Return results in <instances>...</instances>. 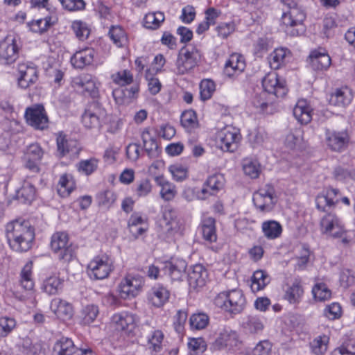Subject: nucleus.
Wrapping results in <instances>:
<instances>
[{"label":"nucleus","mask_w":355,"mask_h":355,"mask_svg":"<svg viewBox=\"0 0 355 355\" xmlns=\"http://www.w3.org/2000/svg\"><path fill=\"white\" fill-rule=\"evenodd\" d=\"M144 285V279L141 276L127 275L118 286L119 295L123 299L135 297Z\"/></svg>","instance_id":"8"},{"label":"nucleus","mask_w":355,"mask_h":355,"mask_svg":"<svg viewBox=\"0 0 355 355\" xmlns=\"http://www.w3.org/2000/svg\"><path fill=\"white\" fill-rule=\"evenodd\" d=\"M109 35L113 42L119 47L122 46L125 40L124 31L119 26H112Z\"/></svg>","instance_id":"56"},{"label":"nucleus","mask_w":355,"mask_h":355,"mask_svg":"<svg viewBox=\"0 0 355 355\" xmlns=\"http://www.w3.org/2000/svg\"><path fill=\"white\" fill-rule=\"evenodd\" d=\"M16 326L15 319L9 317L0 318V337L8 336Z\"/></svg>","instance_id":"55"},{"label":"nucleus","mask_w":355,"mask_h":355,"mask_svg":"<svg viewBox=\"0 0 355 355\" xmlns=\"http://www.w3.org/2000/svg\"><path fill=\"white\" fill-rule=\"evenodd\" d=\"M32 263H27L24 266L21 272V285L27 291H31L34 287V283L31 277Z\"/></svg>","instance_id":"49"},{"label":"nucleus","mask_w":355,"mask_h":355,"mask_svg":"<svg viewBox=\"0 0 355 355\" xmlns=\"http://www.w3.org/2000/svg\"><path fill=\"white\" fill-rule=\"evenodd\" d=\"M25 117L28 123L36 129L44 130L48 126L49 119L42 105L26 108Z\"/></svg>","instance_id":"12"},{"label":"nucleus","mask_w":355,"mask_h":355,"mask_svg":"<svg viewBox=\"0 0 355 355\" xmlns=\"http://www.w3.org/2000/svg\"><path fill=\"white\" fill-rule=\"evenodd\" d=\"M209 318L204 313H193L189 319L191 328L196 329H203L209 324Z\"/></svg>","instance_id":"47"},{"label":"nucleus","mask_w":355,"mask_h":355,"mask_svg":"<svg viewBox=\"0 0 355 355\" xmlns=\"http://www.w3.org/2000/svg\"><path fill=\"white\" fill-rule=\"evenodd\" d=\"M63 280L57 276L46 278L42 284V290L49 295H56L62 290Z\"/></svg>","instance_id":"34"},{"label":"nucleus","mask_w":355,"mask_h":355,"mask_svg":"<svg viewBox=\"0 0 355 355\" xmlns=\"http://www.w3.org/2000/svg\"><path fill=\"white\" fill-rule=\"evenodd\" d=\"M243 170L246 175L257 178L261 172V166L257 159L245 158L243 160Z\"/></svg>","instance_id":"41"},{"label":"nucleus","mask_w":355,"mask_h":355,"mask_svg":"<svg viewBox=\"0 0 355 355\" xmlns=\"http://www.w3.org/2000/svg\"><path fill=\"white\" fill-rule=\"evenodd\" d=\"M50 308L56 316L62 320L71 319L73 314L72 305L67 301L60 298H55L52 300Z\"/></svg>","instance_id":"22"},{"label":"nucleus","mask_w":355,"mask_h":355,"mask_svg":"<svg viewBox=\"0 0 355 355\" xmlns=\"http://www.w3.org/2000/svg\"><path fill=\"white\" fill-rule=\"evenodd\" d=\"M57 18L54 16H48L43 19H40L32 21L29 26L32 31L42 33L45 32L50 26L55 24Z\"/></svg>","instance_id":"40"},{"label":"nucleus","mask_w":355,"mask_h":355,"mask_svg":"<svg viewBox=\"0 0 355 355\" xmlns=\"http://www.w3.org/2000/svg\"><path fill=\"white\" fill-rule=\"evenodd\" d=\"M262 86L268 95L273 94L277 97H284L287 93V89L284 80H279L276 73L267 74L262 80Z\"/></svg>","instance_id":"14"},{"label":"nucleus","mask_w":355,"mask_h":355,"mask_svg":"<svg viewBox=\"0 0 355 355\" xmlns=\"http://www.w3.org/2000/svg\"><path fill=\"white\" fill-rule=\"evenodd\" d=\"M72 85L76 89H81L82 92L92 98H95L98 95V92L96 83L89 75L80 76L73 78Z\"/></svg>","instance_id":"19"},{"label":"nucleus","mask_w":355,"mask_h":355,"mask_svg":"<svg viewBox=\"0 0 355 355\" xmlns=\"http://www.w3.org/2000/svg\"><path fill=\"white\" fill-rule=\"evenodd\" d=\"M270 278L263 270H257L252 277L251 289L257 292L263 289L269 284Z\"/></svg>","instance_id":"39"},{"label":"nucleus","mask_w":355,"mask_h":355,"mask_svg":"<svg viewBox=\"0 0 355 355\" xmlns=\"http://www.w3.org/2000/svg\"><path fill=\"white\" fill-rule=\"evenodd\" d=\"M245 327L250 333L256 334L263 329V324L259 318L250 316L248 318Z\"/></svg>","instance_id":"62"},{"label":"nucleus","mask_w":355,"mask_h":355,"mask_svg":"<svg viewBox=\"0 0 355 355\" xmlns=\"http://www.w3.org/2000/svg\"><path fill=\"white\" fill-rule=\"evenodd\" d=\"M240 343L238 334L230 328H224L218 338L213 342L211 349L214 350L234 349Z\"/></svg>","instance_id":"10"},{"label":"nucleus","mask_w":355,"mask_h":355,"mask_svg":"<svg viewBox=\"0 0 355 355\" xmlns=\"http://www.w3.org/2000/svg\"><path fill=\"white\" fill-rule=\"evenodd\" d=\"M6 234L10 248L16 252H26L32 245L35 230L29 221L15 220L6 226Z\"/></svg>","instance_id":"1"},{"label":"nucleus","mask_w":355,"mask_h":355,"mask_svg":"<svg viewBox=\"0 0 355 355\" xmlns=\"http://www.w3.org/2000/svg\"><path fill=\"white\" fill-rule=\"evenodd\" d=\"M202 233L203 238L210 242L216 241V220L212 217H207L202 222Z\"/></svg>","instance_id":"33"},{"label":"nucleus","mask_w":355,"mask_h":355,"mask_svg":"<svg viewBox=\"0 0 355 355\" xmlns=\"http://www.w3.org/2000/svg\"><path fill=\"white\" fill-rule=\"evenodd\" d=\"M215 91V83L214 81L205 79L202 80L200 84V94L202 100L209 99Z\"/></svg>","instance_id":"52"},{"label":"nucleus","mask_w":355,"mask_h":355,"mask_svg":"<svg viewBox=\"0 0 355 355\" xmlns=\"http://www.w3.org/2000/svg\"><path fill=\"white\" fill-rule=\"evenodd\" d=\"M99 313L98 307L94 304H88L81 311L82 322L84 324H89L93 322Z\"/></svg>","instance_id":"45"},{"label":"nucleus","mask_w":355,"mask_h":355,"mask_svg":"<svg viewBox=\"0 0 355 355\" xmlns=\"http://www.w3.org/2000/svg\"><path fill=\"white\" fill-rule=\"evenodd\" d=\"M168 171L176 181L180 182L187 178V168L180 164L171 165L168 168Z\"/></svg>","instance_id":"58"},{"label":"nucleus","mask_w":355,"mask_h":355,"mask_svg":"<svg viewBox=\"0 0 355 355\" xmlns=\"http://www.w3.org/2000/svg\"><path fill=\"white\" fill-rule=\"evenodd\" d=\"M87 269L91 278L103 279L113 270V261L105 254L96 257L89 262Z\"/></svg>","instance_id":"6"},{"label":"nucleus","mask_w":355,"mask_h":355,"mask_svg":"<svg viewBox=\"0 0 355 355\" xmlns=\"http://www.w3.org/2000/svg\"><path fill=\"white\" fill-rule=\"evenodd\" d=\"M163 338L164 335L161 331H154L150 337L148 338L150 348H152L155 352H159L161 349V343Z\"/></svg>","instance_id":"64"},{"label":"nucleus","mask_w":355,"mask_h":355,"mask_svg":"<svg viewBox=\"0 0 355 355\" xmlns=\"http://www.w3.org/2000/svg\"><path fill=\"white\" fill-rule=\"evenodd\" d=\"M187 264L184 261L178 260L175 262L167 263L165 265L164 270L172 280H180L185 272Z\"/></svg>","instance_id":"32"},{"label":"nucleus","mask_w":355,"mask_h":355,"mask_svg":"<svg viewBox=\"0 0 355 355\" xmlns=\"http://www.w3.org/2000/svg\"><path fill=\"white\" fill-rule=\"evenodd\" d=\"M114 83L123 87L133 82V76L130 71L122 70L112 76Z\"/></svg>","instance_id":"53"},{"label":"nucleus","mask_w":355,"mask_h":355,"mask_svg":"<svg viewBox=\"0 0 355 355\" xmlns=\"http://www.w3.org/2000/svg\"><path fill=\"white\" fill-rule=\"evenodd\" d=\"M312 293L315 300L324 302L330 299L331 292L324 283H318L312 288Z\"/></svg>","instance_id":"46"},{"label":"nucleus","mask_w":355,"mask_h":355,"mask_svg":"<svg viewBox=\"0 0 355 355\" xmlns=\"http://www.w3.org/2000/svg\"><path fill=\"white\" fill-rule=\"evenodd\" d=\"M163 223L165 232L168 236H172L178 231L180 226L175 210L166 209L164 211Z\"/></svg>","instance_id":"30"},{"label":"nucleus","mask_w":355,"mask_h":355,"mask_svg":"<svg viewBox=\"0 0 355 355\" xmlns=\"http://www.w3.org/2000/svg\"><path fill=\"white\" fill-rule=\"evenodd\" d=\"M324 315L330 320H336L340 318L342 308L339 303L334 302L328 305L324 311Z\"/></svg>","instance_id":"59"},{"label":"nucleus","mask_w":355,"mask_h":355,"mask_svg":"<svg viewBox=\"0 0 355 355\" xmlns=\"http://www.w3.org/2000/svg\"><path fill=\"white\" fill-rule=\"evenodd\" d=\"M155 182L162 187L160 195L164 200L170 201L175 198L176 191L174 184L166 181L163 177H156Z\"/></svg>","instance_id":"36"},{"label":"nucleus","mask_w":355,"mask_h":355,"mask_svg":"<svg viewBox=\"0 0 355 355\" xmlns=\"http://www.w3.org/2000/svg\"><path fill=\"white\" fill-rule=\"evenodd\" d=\"M207 272L201 264L191 267L188 273V283L191 288L197 289L205 286Z\"/></svg>","instance_id":"18"},{"label":"nucleus","mask_w":355,"mask_h":355,"mask_svg":"<svg viewBox=\"0 0 355 355\" xmlns=\"http://www.w3.org/2000/svg\"><path fill=\"white\" fill-rule=\"evenodd\" d=\"M19 40L13 35H7L0 42V61L6 64L15 62L19 56Z\"/></svg>","instance_id":"7"},{"label":"nucleus","mask_w":355,"mask_h":355,"mask_svg":"<svg viewBox=\"0 0 355 355\" xmlns=\"http://www.w3.org/2000/svg\"><path fill=\"white\" fill-rule=\"evenodd\" d=\"M328 342L329 338L325 335L315 338L311 343L312 351L317 355L323 354L327 350Z\"/></svg>","instance_id":"54"},{"label":"nucleus","mask_w":355,"mask_h":355,"mask_svg":"<svg viewBox=\"0 0 355 355\" xmlns=\"http://www.w3.org/2000/svg\"><path fill=\"white\" fill-rule=\"evenodd\" d=\"M219 146L223 151L234 152L241 139L239 130L234 127H227L219 133Z\"/></svg>","instance_id":"13"},{"label":"nucleus","mask_w":355,"mask_h":355,"mask_svg":"<svg viewBox=\"0 0 355 355\" xmlns=\"http://www.w3.org/2000/svg\"><path fill=\"white\" fill-rule=\"evenodd\" d=\"M304 293V289L301 281L295 279L292 285L288 286L285 291L284 297L291 304L298 303Z\"/></svg>","instance_id":"31"},{"label":"nucleus","mask_w":355,"mask_h":355,"mask_svg":"<svg viewBox=\"0 0 355 355\" xmlns=\"http://www.w3.org/2000/svg\"><path fill=\"white\" fill-rule=\"evenodd\" d=\"M62 7L69 11H77L85 9L84 0H58Z\"/></svg>","instance_id":"60"},{"label":"nucleus","mask_w":355,"mask_h":355,"mask_svg":"<svg viewBox=\"0 0 355 355\" xmlns=\"http://www.w3.org/2000/svg\"><path fill=\"white\" fill-rule=\"evenodd\" d=\"M326 141L329 148L334 151L344 150L349 143V136L347 132L330 131L326 132Z\"/></svg>","instance_id":"16"},{"label":"nucleus","mask_w":355,"mask_h":355,"mask_svg":"<svg viewBox=\"0 0 355 355\" xmlns=\"http://www.w3.org/2000/svg\"><path fill=\"white\" fill-rule=\"evenodd\" d=\"M245 68L244 62L240 60L239 55H232L225 64L224 73L226 76L231 77L236 71L241 72Z\"/></svg>","instance_id":"35"},{"label":"nucleus","mask_w":355,"mask_h":355,"mask_svg":"<svg viewBox=\"0 0 355 355\" xmlns=\"http://www.w3.org/2000/svg\"><path fill=\"white\" fill-rule=\"evenodd\" d=\"M275 191L272 186L266 185L253 194V202L261 211H270L275 204Z\"/></svg>","instance_id":"11"},{"label":"nucleus","mask_w":355,"mask_h":355,"mask_svg":"<svg viewBox=\"0 0 355 355\" xmlns=\"http://www.w3.org/2000/svg\"><path fill=\"white\" fill-rule=\"evenodd\" d=\"M164 21V15L162 12H156L146 15L144 26L148 29H157Z\"/></svg>","instance_id":"43"},{"label":"nucleus","mask_w":355,"mask_h":355,"mask_svg":"<svg viewBox=\"0 0 355 355\" xmlns=\"http://www.w3.org/2000/svg\"><path fill=\"white\" fill-rule=\"evenodd\" d=\"M35 195V189L33 185L26 182L17 191L16 198L22 203L30 204L34 199Z\"/></svg>","instance_id":"38"},{"label":"nucleus","mask_w":355,"mask_h":355,"mask_svg":"<svg viewBox=\"0 0 355 355\" xmlns=\"http://www.w3.org/2000/svg\"><path fill=\"white\" fill-rule=\"evenodd\" d=\"M197 123L196 112L193 110L184 112L181 116V124L185 128H194Z\"/></svg>","instance_id":"61"},{"label":"nucleus","mask_w":355,"mask_h":355,"mask_svg":"<svg viewBox=\"0 0 355 355\" xmlns=\"http://www.w3.org/2000/svg\"><path fill=\"white\" fill-rule=\"evenodd\" d=\"M112 96L117 104H129L131 103V98L127 95L126 88L123 87L115 89L112 92Z\"/></svg>","instance_id":"63"},{"label":"nucleus","mask_w":355,"mask_h":355,"mask_svg":"<svg viewBox=\"0 0 355 355\" xmlns=\"http://www.w3.org/2000/svg\"><path fill=\"white\" fill-rule=\"evenodd\" d=\"M94 50L85 49L76 52L71 58L72 65L77 69H83L90 64L94 60Z\"/></svg>","instance_id":"27"},{"label":"nucleus","mask_w":355,"mask_h":355,"mask_svg":"<svg viewBox=\"0 0 355 355\" xmlns=\"http://www.w3.org/2000/svg\"><path fill=\"white\" fill-rule=\"evenodd\" d=\"M312 111L307 101L301 99L297 102L293 112L298 122L301 124H307L311 121Z\"/></svg>","instance_id":"24"},{"label":"nucleus","mask_w":355,"mask_h":355,"mask_svg":"<svg viewBox=\"0 0 355 355\" xmlns=\"http://www.w3.org/2000/svg\"><path fill=\"white\" fill-rule=\"evenodd\" d=\"M320 225L325 233L333 237H342L344 233L343 226L339 218L331 213L326 214L321 220Z\"/></svg>","instance_id":"15"},{"label":"nucleus","mask_w":355,"mask_h":355,"mask_svg":"<svg viewBox=\"0 0 355 355\" xmlns=\"http://www.w3.org/2000/svg\"><path fill=\"white\" fill-rule=\"evenodd\" d=\"M106 112L96 101L89 103L82 114V123L87 129H99L104 122Z\"/></svg>","instance_id":"4"},{"label":"nucleus","mask_w":355,"mask_h":355,"mask_svg":"<svg viewBox=\"0 0 355 355\" xmlns=\"http://www.w3.org/2000/svg\"><path fill=\"white\" fill-rule=\"evenodd\" d=\"M309 59L311 67L315 71L327 70L331 63L330 56L324 51H311Z\"/></svg>","instance_id":"23"},{"label":"nucleus","mask_w":355,"mask_h":355,"mask_svg":"<svg viewBox=\"0 0 355 355\" xmlns=\"http://www.w3.org/2000/svg\"><path fill=\"white\" fill-rule=\"evenodd\" d=\"M51 248L61 261L69 262L73 257L74 250L72 245L69 243V236L65 232H58L52 235Z\"/></svg>","instance_id":"5"},{"label":"nucleus","mask_w":355,"mask_h":355,"mask_svg":"<svg viewBox=\"0 0 355 355\" xmlns=\"http://www.w3.org/2000/svg\"><path fill=\"white\" fill-rule=\"evenodd\" d=\"M201 60L200 51L194 46H184L178 53L175 62V72L178 75L189 73L198 65Z\"/></svg>","instance_id":"2"},{"label":"nucleus","mask_w":355,"mask_h":355,"mask_svg":"<svg viewBox=\"0 0 355 355\" xmlns=\"http://www.w3.org/2000/svg\"><path fill=\"white\" fill-rule=\"evenodd\" d=\"M268 96L266 92H261L259 94H256L252 98V103L256 108L259 109L260 112H264L269 104L267 99Z\"/></svg>","instance_id":"57"},{"label":"nucleus","mask_w":355,"mask_h":355,"mask_svg":"<svg viewBox=\"0 0 355 355\" xmlns=\"http://www.w3.org/2000/svg\"><path fill=\"white\" fill-rule=\"evenodd\" d=\"M112 322L118 331L131 332L137 325L136 317L128 312H121L112 317Z\"/></svg>","instance_id":"17"},{"label":"nucleus","mask_w":355,"mask_h":355,"mask_svg":"<svg viewBox=\"0 0 355 355\" xmlns=\"http://www.w3.org/2000/svg\"><path fill=\"white\" fill-rule=\"evenodd\" d=\"M98 167V160L95 158L80 161L77 164L78 172L89 175L93 173Z\"/></svg>","instance_id":"48"},{"label":"nucleus","mask_w":355,"mask_h":355,"mask_svg":"<svg viewBox=\"0 0 355 355\" xmlns=\"http://www.w3.org/2000/svg\"><path fill=\"white\" fill-rule=\"evenodd\" d=\"M216 304L232 314H238L245 307V298L241 290L233 289L220 293L216 299Z\"/></svg>","instance_id":"3"},{"label":"nucleus","mask_w":355,"mask_h":355,"mask_svg":"<svg viewBox=\"0 0 355 355\" xmlns=\"http://www.w3.org/2000/svg\"><path fill=\"white\" fill-rule=\"evenodd\" d=\"M289 51L284 48L276 49L269 58V64L272 69H278L285 62V59Z\"/></svg>","instance_id":"42"},{"label":"nucleus","mask_w":355,"mask_h":355,"mask_svg":"<svg viewBox=\"0 0 355 355\" xmlns=\"http://www.w3.org/2000/svg\"><path fill=\"white\" fill-rule=\"evenodd\" d=\"M78 346L71 338L62 336L55 343L53 350L65 355H73L77 352Z\"/></svg>","instance_id":"29"},{"label":"nucleus","mask_w":355,"mask_h":355,"mask_svg":"<svg viewBox=\"0 0 355 355\" xmlns=\"http://www.w3.org/2000/svg\"><path fill=\"white\" fill-rule=\"evenodd\" d=\"M18 71L20 75L18 78V84L21 88L26 89L37 80V70L32 66L24 63L19 64Z\"/></svg>","instance_id":"21"},{"label":"nucleus","mask_w":355,"mask_h":355,"mask_svg":"<svg viewBox=\"0 0 355 355\" xmlns=\"http://www.w3.org/2000/svg\"><path fill=\"white\" fill-rule=\"evenodd\" d=\"M73 184L67 175H62L58 182V193L63 198L68 196L73 189Z\"/></svg>","instance_id":"51"},{"label":"nucleus","mask_w":355,"mask_h":355,"mask_svg":"<svg viewBox=\"0 0 355 355\" xmlns=\"http://www.w3.org/2000/svg\"><path fill=\"white\" fill-rule=\"evenodd\" d=\"M262 230L266 238L275 239L281 235L282 227L279 223L275 220H268L262 223Z\"/></svg>","instance_id":"37"},{"label":"nucleus","mask_w":355,"mask_h":355,"mask_svg":"<svg viewBox=\"0 0 355 355\" xmlns=\"http://www.w3.org/2000/svg\"><path fill=\"white\" fill-rule=\"evenodd\" d=\"M170 292L166 288L157 285L152 288L148 299L154 306L160 307L168 300Z\"/></svg>","instance_id":"25"},{"label":"nucleus","mask_w":355,"mask_h":355,"mask_svg":"<svg viewBox=\"0 0 355 355\" xmlns=\"http://www.w3.org/2000/svg\"><path fill=\"white\" fill-rule=\"evenodd\" d=\"M72 29L76 37L82 41L87 40L90 34V29L85 22L75 21L72 24Z\"/></svg>","instance_id":"50"},{"label":"nucleus","mask_w":355,"mask_h":355,"mask_svg":"<svg viewBox=\"0 0 355 355\" xmlns=\"http://www.w3.org/2000/svg\"><path fill=\"white\" fill-rule=\"evenodd\" d=\"M352 97L351 89L347 87H345L336 89V91L331 94L329 101L331 105L345 107L350 103Z\"/></svg>","instance_id":"26"},{"label":"nucleus","mask_w":355,"mask_h":355,"mask_svg":"<svg viewBox=\"0 0 355 355\" xmlns=\"http://www.w3.org/2000/svg\"><path fill=\"white\" fill-rule=\"evenodd\" d=\"M144 150L150 158L159 156V149L156 139L150 135L149 130L146 128L141 135Z\"/></svg>","instance_id":"28"},{"label":"nucleus","mask_w":355,"mask_h":355,"mask_svg":"<svg viewBox=\"0 0 355 355\" xmlns=\"http://www.w3.org/2000/svg\"><path fill=\"white\" fill-rule=\"evenodd\" d=\"M224 186V178L220 174H215L209 176L205 182L201 189V195H198V198L205 200L207 195H213L215 192L223 189Z\"/></svg>","instance_id":"20"},{"label":"nucleus","mask_w":355,"mask_h":355,"mask_svg":"<svg viewBox=\"0 0 355 355\" xmlns=\"http://www.w3.org/2000/svg\"><path fill=\"white\" fill-rule=\"evenodd\" d=\"M341 193L339 189L329 187L324 189L315 198L316 207L323 212L331 211L340 201Z\"/></svg>","instance_id":"9"},{"label":"nucleus","mask_w":355,"mask_h":355,"mask_svg":"<svg viewBox=\"0 0 355 355\" xmlns=\"http://www.w3.org/2000/svg\"><path fill=\"white\" fill-rule=\"evenodd\" d=\"M76 146V141L73 140H67L66 136L60 133L57 137V147L60 155L63 157L71 151Z\"/></svg>","instance_id":"44"}]
</instances>
